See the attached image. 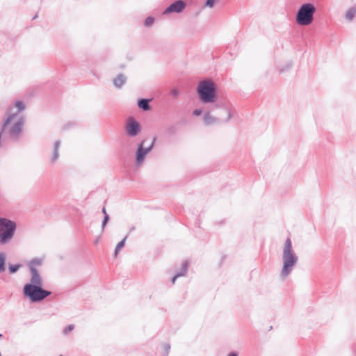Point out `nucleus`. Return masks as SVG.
<instances>
[{
    "label": "nucleus",
    "instance_id": "nucleus-1",
    "mask_svg": "<svg viewBox=\"0 0 356 356\" xmlns=\"http://www.w3.org/2000/svg\"><path fill=\"white\" fill-rule=\"evenodd\" d=\"M42 280L40 277V282H34L31 278V282L26 284L23 288L25 297L31 302H40L51 294V292L42 288Z\"/></svg>",
    "mask_w": 356,
    "mask_h": 356
},
{
    "label": "nucleus",
    "instance_id": "nucleus-2",
    "mask_svg": "<svg viewBox=\"0 0 356 356\" xmlns=\"http://www.w3.org/2000/svg\"><path fill=\"white\" fill-rule=\"evenodd\" d=\"M282 260L283 266L281 270V276L286 278L298 261V257L293 250L292 242L290 238H288L284 243Z\"/></svg>",
    "mask_w": 356,
    "mask_h": 356
},
{
    "label": "nucleus",
    "instance_id": "nucleus-3",
    "mask_svg": "<svg viewBox=\"0 0 356 356\" xmlns=\"http://www.w3.org/2000/svg\"><path fill=\"white\" fill-rule=\"evenodd\" d=\"M16 225L7 218H0V243L5 244L13 238Z\"/></svg>",
    "mask_w": 356,
    "mask_h": 356
},
{
    "label": "nucleus",
    "instance_id": "nucleus-4",
    "mask_svg": "<svg viewBox=\"0 0 356 356\" xmlns=\"http://www.w3.org/2000/svg\"><path fill=\"white\" fill-rule=\"evenodd\" d=\"M197 92L204 102H213L215 101V86L211 81H201L197 88Z\"/></svg>",
    "mask_w": 356,
    "mask_h": 356
},
{
    "label": "nucleus",
    "instance_id": "nucleus-5",
    "mask_svg": "<svg viewBox=\"0 0 356 356\" xmlns=\"http://www.w3.org/2000/svg\"><path fill=\"white\" fill-rule=\"evenodd\" d=\"M315 10V7L311 3L302 5L297 14V23L302 26L310 24L313 21V15Z\"/></svg>",
    "mask_w": 356,
    "mask_h": 356
},
{
    "label": "nucleus",
    "instance_id": "nucleus-6",
    "mask_svg": "<svg viewBox=\"0 0 356 356\" xmlns=\"http://www.w3.org/2000/svg\"><path fill=\"white\" fill-rule=\"evenodd\" d=\"M42 261L41 259L39 258L33 259L28 264V266H29L31 273V278H33V281L34 282H40V277H41V276L38 273V268L40 267L42 265Z\"/></svg>",
    "mask_w": 356,
    "mask_h": 356
},
{
    "label": "nucleus",
    "instance_id": "nucleus-7",
    "mask_svg": "<svg viewBox=\"0 0 356 356\" xmlns=\"http://www.w3.org/2000/svg\"><path fill=\"white\" fill-rule=\"evenodd\" d=\"M127 133L132 136L138 134L140 131V124L133 118H129L127 124Z\"/></svg>",
    "mask_w": 356,
    "mask_h": 356
},
{
    "label": "nucleus",
    "instance_id": "nucleus-8",
    "mask_svg": "<svg viewBox=\"0 0 356 356\" xmlns=\"http://www.w3.org/2000/svg\"><path fill=\"white\" fill-rule=\"evenodd\" d=\"M185 6H186V4L184 1H175V3H172L169 7H168L165 10L164 13L165 14V13H172V12L179 13L184 9Z\"/></svg>",
    "mask_w": 356,
    "mask_h": 356
},
{
    "label": "nucleus",
    "instance_id": "nucleus-9",
    "mask_svg": "<svg viewBox=\"0 0 356 356\" xmlns=\"http://www.w3.org/2000/svg\"><path fill=\"white\" fill-rule=\"evenodd\" d=\"M143 143H141L139 145V147L138 149L137 153H136V161L137 163L140 164L143 162L144 158L145 155L148 153V152L151 149L153 144H152L148 148L143 149Z\"/></svg>",
    "mask_w": 356,
    "mask_h": 356
},
{
    "label": "nucleus",
    "instance_id": "nucleus-10",
    "mask_svg": "<svg viewBox=\"0 0 356 356\" xmlns=\"http://www.w3.org/2000/svg\"><path fill=\"white\" fill-rule=\"evenodd\" d=\"M356 14V8H351L349 10H347L346 13V17L349 20L351 21L353 19L355 15Z\"/></svg>",
    "mask_w": 356,
    "mask_h": 356
},
{
    "label": "nucleus",
    "instance_id": "nucleus-11",
    "mask_svg": "<svg viewBox=\"0 0 356 356\" xmlns=\"http://www.w3.org/2000/svg\"><path fill=\"white\" fill-rule=\"evenodd\" d=\"M124 77L122 75H119L115 79L114 84L117 87H120L124 84Z\"/></svg>",
    "mask_w": 356,
    "mask_h": 356
},
{
    "label": "nucleus",
    "instance_id": "nucleus-12",
    "mask_svg": "<svg viewBox=\"0 0 356 356\" xmlns=\"http://www.w3.org/2000/svg\"><path fill=\"white\" fill-rule=\"evenodd\" d=\"M138 106L145 111L149 109V102L147 99H141L138 102Z\"/></svg>",
    "mask_w": 356,
    "mask_h": 356
},
{
    "label": "nucleus",
    "instance_id": "nucleus-13",
    "mask_svg": "<svg viewBox=\"0 0 356 356\" xmlns=\"http://www.w3.org/2000/svg\"><path fill=\"white\" fill-rule=\"evenodd\" d=\"M126 238H124L122 241L118 243L115 250V257H116L120 251V250L124 246Z\"/></svg>",
    "mask_w": 356,
    "mask_h": 356
},
{
    "label": "nucleus",
    "instance_id": "nucleus-14",
    "mask_svg": "<svg viewBox=\"0 0 356 356\" xmlns=\"http://www.w3.org/2000/svg\"><path fill=\"white\" fill-rule=\"evenodd\" d=\"M15 106L17 109V113L19 114V112L24 111L25 109V105L22 102L17 101L15 103Z\"/></svg>",
    "mask_w": 356,
    "mask_h": 356
},
{
    "label": "nucleus",
    "instance_id": "nucleus-15",
    "mask_svg": "<svg viewBox=\"0 0 356 356\" xmlns=\"http://www.w3.org/2000/svg\"><path fill=\"white\" fill-rule=\"evenodd\" d=\"M5 256L3 253H0V272L4 270Z\"/></svg>",
    "mask_w": 356,
    "mask_h": 356
},
{
    "label": "nucleus",
    "instance_id": "nucleus-16",
    "mask_svg": "<svg viewBox=\"0 0 356 356\" xmlns=\"http://www.w3.org/2000/svg\"><path fill=\"white\" fill-rule=\"evenodd\" d=\"M204 122L207 124H211L214 122V119L210 115L209 113H207L204 116Z\"/></svg>",
    "mask_w": 356,
    "mask_h": 356
},
{
    "label": "nucleus",
    "instance_id": "nucleus-17",
    "mask_svg": "<svg viewBox=\"0 0 356 356\" xmlns=\"http://www.w3.org/2000/svg\"><path fill=\"white\" fill-rule=\"evenodd\" d=\"M58 145H59V143L58 142H56L55 143L54 154V156L52 157V161H55L58 159Z\"/></svg>",
    "mask_w": 356,
    "mask_h": 356
},
{
    "label": "nucleus",
    "instance_id": "nucleus-18",
    "mask_svg": "<svg viewBox=\"0 0 356 356\" xmlns=\"http://www.w3.org/2000/svg\"><path fill=\"white\" fill-rule=\"evenodd\" d=\"M20 267V264L10 265L8 268L10 273H15Z\"/></svg>",
    "mask_w": 356,
    "mask_h": 356
},
{
    "label": "nucleus",
    "instance_id": "nucleus-19",
    "mask_svg": "<svg viewBox=\"0 0 356 356\" xmlns=\"http://www.w3.org/2000/svg\"><path fill=\"white\" fill-rule=\"evenodd\" d=\"M154 23V18L152 17H148L145 21V25L148 26H151Z\"/></svg>",
    "mask_w": 356,
    "mask_h": 356
},
{
    "label": "nucleus",
    "instance_id": "nucleus-20",
    "mask_svg": "<svg viewBox=\"0 0 356 356\" xmlns=\"http://www.w3.org/2000/svg\"><path fill=\"white\" fill-rule=\"evenodd\" d=\"M102 212L105 215L104 220V222H103V227H104L106 225V224L107 223L108 220V215L106 213L105 208H103Z\"/></svg>",
    "mask_w": 356,
    "mask_h": 356
},
{
    "label": "nucleus",
    "instance_id": "nucleus-21",
    "mask_svg": "<svg viewBox=\"0 0 356 356\" xmlns=\"http://www.w3.org/2000/svg\"><path fill=\"white\" fill-rule=\"evenodd\" d=\"M74 328V325H70L67 326V327H66L65 330H64V333L65 334H68L70 332L72 331Z\"/></svg>",
    "mask_w": 356,
    "mask_h": 356
},
{
    "label": "nucleus",
    "instance_id": "nucleus-22",
    "mask_svg": "<svg viewBox=\"0 0 356 356\" xmlns=\"http://www.w3.org/2000/svg\"><path fill=\"white\" fill-rule=\"evenodd\" d=\"M184 275V273H182V274H181V273H178V274H177L176 275H175V276L173 277L172 280V284H175V283L176 280H177L179 277L182 276V275Z\"/></svg>",
    "mask_w": 356,
    "mask_h": 356
},
{
    "label": "nucleus",
    "instance_id": "nucleus-23",
    "mask_svg": "<svg viewBox=\"0 0 356 356\" xmlns=\"http://www.w3.org/2000/svg\"><path fill=\"white\" fill-rule=\"evenodd\" d=\"M170 93H171V95H172V96H174V97H177V96H178V95H179V90H177V89H173V90H171Z\"/></svg>",
    "mask_w": 356,
    "mask_h": 356
},
{
    "label": "nucleus",
    "instance_id": "nucleus-24",
    "mask_svg": "<svg viewBox=\"0 0 356 356\" xmlns=\"http://www.w3.org/2000/svg\"><path fill=\"white\" fill-rule=\"evenodd\" d=\"M214 4V0H207L206 5L209 7H212Z\"/></svg>",
    "mask_w": 356,
    "mask_h": 356
},
{
    "label": "nucleus",
    "instance_id": "nucleus-25",
    "mask_svg": "<svg viewBox=\"0 0 356 356\" xmlns=\"http://www.w3.org/2000/svg\"><path fill=\"white\" fill-rule=\"evenodd\" d=\"M201 113H202V110H200V109H195L193 111L194 115L198 116V115H201Z\"/></svg>",
    "mask_w": 356,
    "mask_h": 356
},
{
    "label": "nucleus",
    "instance_id": "nucleus-26",
    "mask_svg": "<svg viewBox=\"0 0 356 356\" xmlns=\"http://www.w3.org/2000/svg\"><path fill=\"white\" fill-rule=\"evenodd\" d=\"M228 356H237V355L234 353H232Z\"/></svg>",
    "mask_w": 356,
    "mask_h": 356
}]
</instances>
